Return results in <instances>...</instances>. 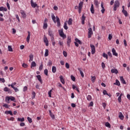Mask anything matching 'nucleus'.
Instances as JSON below:
<instances>
[{"mask_svg":"<svg viewBox=\"0 0 130 130\" xmlns=\"http://www.w3.org/2000/svg\"><path fill=\"white\" fill-rule=\"evenodd\" d=\"M120 5V4L119 3V1H118V0H116L115 2L114 5V8H113L114 11H116V9L119 7Z\"/></svg>","mask_w":130,"mask_h":130,"instance_id":"f257e3e1","label":"nucleus"},{"mask_svg":"<svg viewBox=\"0 0 130 130\" xmlns=\"http://www.w3.org/2000/svg\"><path fill=\"white\" fill-rule=\"evenodd\" d=\"M58 33L61 37H62V38H67V36L65 35V34L63 33V30L61 29L58 30Z\"/></svg>","mask_w":130,"mask_h":130,"instance_id":"f03ea898","label":"nucleus"},{"mask_svg":"<svg viewBox=\"0 0 130 130\" xmlns=\"http://www.w3.org/2000/svg\"><path fill=\"white\" fill-rule=\"evenodd\" d=\"M92 35H93V30H92V28H88V38H91Z\"/></svg>","mask_w":130,"mask_h":130,"instance_id":"7ed1b4c3","label":"nucleus"},{"mask_svg":"<svg viewBox=\"0 0 130 130\" xmlns=\"http://www.w3.org/2000/svg\"><path fill=\"white\" fill-rule=\"evenodd\" d=\"M72 42V38L70 36H68L67 38V44L68 46V47H71V43Z\"/></svg>","mask_w":130,"mask_h":130,"instance_id":"20e7f679","label":"nucleus"},{"mask_svg":"<svg viewBox=\"0 0 130 130\" xmlns=\"http://www.w3.org/2000/svg\"><path fill=\"white\" fill-rule=\"evenodd\" d=\"M90 45L91 48V54H94L95 52H96V50L95 49V46H94V45L92 44H91Z\"/></svg>","mask_w":130,"mask_h":130,"instance_id":"39448f33","label":"nucleus"},{"mask_svg":"<svg viewBox=\"0 0 130 130\" xmlns=\"http://www.w3.org/2000/svg\"><path fill=\"white\" fill-rule=\"evenodd\" d=\"M43 40H44V43H45V44H46V46H48V45H49L48 40L47 39V37H46V36L45 35H44V36Z\"/></svg>","mask_w":130,"mask_h":130,"instance_id":"423d86ee","label":"nucleus"},{"mask_svg":"<svg viewBox=\"0 0 130 130\" xmlns=\"http://www.w3.org/2000/svg\"><path fill=\"white\" fill-rule=\"evenodd\" d=\"M4 91L5 92H8V93H12V90H11V89L9 88L8 87H7L4 88Z\"/></svg>","mask_w":130,"mask_h":130,"instance_id":"0eeeda50","label":"nucleus"},{"mask_svg":"<svg viewBox=\"0 0 130 130\" xmlns=\"http://www.w3.org/2000/svg\"><path fill=\"white\" fill-rule=\"evenodd\" d=\"M30 4L32 8H36V7H37V4L33 2V0H31Z\"/></svg>","mask_w":130,"mask_h":130,"instance_id":"6e6552de","label":"nucleus"},{"mask_svg":"<svg viewBox=\"0 0 130 130\" xmlns=\"http://www.w3.org/2000/svg\"><path fill=\"white\" fill-rule=\"evenodd\" d=\"M20 14H21L22 17V18H23V19H25V18H26V13H25L24 10H21Z\"/></svg>","mask_w":130,"mask_h":130,"instance_id":"1a4fd4ad","label":"nucleus"},{"mask_svg":"<svg viewBox=\"0 0 130 130\" xmlns=\"http://www.w3.org/2000/svg\"><path fill=\"white\" fill-rule=\"evenodd\" d=\"M112 52L113 53V55H115V56H118V54H117V53L116 52V51L115 50V49H114V48H113L112 50Z\"/></svg>","mask_w":130,"mask_h":130,"instance_id":"9d476101","label":"nucleus"},{"mask_svg":"<svg viewBox=\"0 0 130 130\" xmlns=\"http://www.w3.org/2000/svg\"><path fill=\"white\" fill-rule=\"evenodd\" d=\"M118 117H119V118L121 119V120H123V118H124V116H123V115L122 114V113H121V112H120L119 113Z\"/></svg>","mask_w":130,"mask_h":130,"instance_id":"9b49d317","label":"nucleus"},{"mask_svg":"<svg viewBox=\"0 0 130 130\" xmlns=\"http://www.w3.org/2000/svg\"><path fill=\"white\" fill-rule=\"evenodd\" d=\"M90 11L91 14H95V10H94V5H93V4H91Z\"/></svg>","mask_w":130,"mask_h":130,"instance_id":"f8f14e48","label":"nucleus"},{"mask_svg":"<svg viewBox=\"0 0 130 130\" xmlns=\"http://www.w3.org/2000/svg\"><path fill=\"white\" fill-rule=\"evenodd\" d=\"M111 72L112 73V74H118V71L117 70V69H112L111 70Z\"/></svg>","mask_w":130,"mask_h":130,"instance_id":"ddd939ff","label":"nucleus"},{"mask_svg":"<svg viewBox=\"0 0 130 130\" xmlns=\"http://www.w3.org/2000/svg\"><path fill=\"white\" fill-rule=\"evenodd\" d=\"M120 80L122 84H126V82H125V80L123 78V77L120 76Z\"/></svg>","mask_w":130,"mask_h":130,"instance_id":"4468645a","label":"nucleus"},{"mask_svg":"<svg viewBox=\"0 0 130 130\" xmlns=\"http://www.w3.org/2000/svg\"><path fill=\"white\" fill-rule=\"evenodd\" d=\"M30 31H28V35L26 38V41L27 43H29V42H30Z\"/></svg>","mask_w":130,"mask_h":130,"instance_id":"2eb2a0df","label":"nucleus"},{"mask_svg":"<svg viewBox=\"0 0 130 130\" xmlns=\"http://www.w3.org/2000/svg\"><path fill=\"white\" fill-rule=\"evenodd\" d=\"M56 22L57 23V26L59 27L60 26V20L57 16H56Z\"/></svg>","mask_w":130,"mask_h":130,"instance_id":"dca6fc26","label":"nucleus"},{"mask_svg":"<svg viewBox=\"0 0 130 130\" xmlns=\"http://www.w3.org/2000/svg\"><path fill=\"white\" fill-rule=\"evenodd\" d=\"M85 19H86V16H85L83 14L82 16V19H81L82 20L81 23L82 25H84L85 24Z\"/></svg>","mask_w":130,"mask_h":130,"instance_id":"f3484780","label":"nucleus"},{"mask_svg":"<svg viewBox=\"0 0 130 130\" xmlns=\"http://www.w3.org/2000/svg\"><path fill=\"white\" fill-rule=\"evenodd\" d=\"M78 70L79 71L81 77H82V78H84V73H83V71H82V68H78Z\"/></svg>","mask_w":130,"mask_h":130,"instance_id":"a211bd4d","label":"nucleus"},{"mask_svg":"<svg viewBox=\"0 0 130 130\" xmlns=\"http://www.w3.org/2000/svg\"><path fill=\"white\" fill-rule=\"evenodd\" d=\"M48 35H49L50 37L54 36L53 35V32L51 30H48Z\"/></svg>","mask_w":130,"mask_h":130,"instance_id":"6ab92c4d","label":"nucleus"},{"mask_svg":"<svg viewBox=\"0 0 130 130\" xmlns=\"http://www.w3.org/2000/svg\"><path fill=\"white\" fill-rule=\"evenodd\" d=\"M101 8H102L101 12L102 14H104V12H105V9L104 8V6L103 5V3H101Z\"/></svg>","mask_w":130,"mask_h":130,"instance_id":"aec40b11","label":"nucleus"},{"mask_svg":"<svg viewBox=\"0 0 130 130\" xmlns=\"http://www.w3.org/2000/svg\"><path fill=\"white\" fill-rule=\"evenodd\" d=\"M49 111L50 116H51V117L53 119H54V118H55V116H54V115L52 114V113L51 112V110H49Z\"/></svg>","mask_w":130,"mask_h":130,"instance_id":"412c9836","label":"nucleus"},{"mask_svg":"<svg viewBox=\"0 0 130 130\" xmlns=\"http://www.w3.org/2000/svg\"><path fill=\"white\" fill-rule=\"evenodd\" d=\"M37 78L38 81H39V82H40L41 84H42V79H41V76L37 75Z\"/></svg>","mask_w":130,"mask_h":130,"instance_id":"4be33fe9","label":"nucleus"},{"mask_svg":"<svg viewBox=\"0 0 130 130\" xmlns=\"http://www.w3.org/2000/svg\"><path fill=\"white\" fill-rule=\"evenodd\" d=\"M59 79L60 80L61 83H62V84H64V79H63V77H62V76L60 75L59 77Z\"/></svg>","mask_w":130,"mask_h":130,"instance_id":"5701e85b","label":"nucleus"},{"mask_svg":"<svg viewBox=\"0 0 130 130\" xmlns=\"http://www.w3.org/2000/svg\"><path fill=\"white\" fill-rule=\"evenodd\" d=\"M16 85H17V83L14 82L11 84H9L8 87H11V88H14V87H15L14 86H16Z\"/></svg>","mask_w":130,"mask_h":130,"instance_id":"b1692460","label":"nucleus"},{"mask_svg":"<svg viewBox=\"0 0 130 130\" xmlns=\"http://www.w3.org/2000/svg\"><path fill=\"white\" fill-rule=\"evenodd\" d=\"M122 13H123V14L124 15L125 17H127V11H126L125 10H122Z\"/></svg>","mask_w":130,"mask_h":130,"instance_id":"393cba45","label":"nucleus"},{"mask_svg":"<svg viewBox=\"0 0 130 130\" xmlns=\"http://www.w3.org/2000/svg\"><path fill=\"white\" fill-rule=\"evenodd\" d=\"M51 17H52V19L53 20L54 23H56V20H55V19H56L55 18V16H54V14H52Z\"/></svg>","mask_w":130,"mask_h":130,"instance_id":"a878e982","label":"nucleus"},{"mask_svg":"<svg viewBox=\"0 0 130 130\" xmlns=\"http://www.w3.org/2000/svg\"><path fill=\"white\" fill-rule=\"evenodd\" d=\"M47 27H48V25H47V23L44 22L43 29L45 30V29H47Z\"/></svg>","mask_w":130,"mask_h":130,"instance_id":"bb28decb","label":"nucleus"},{"mask_svg":"<svg viewBox=\"0 0 130 130\" xmlns=\"http://www.w3.org/2000/svg\"><path fill=\"white\" fill-rule=\"evenodd\" d=\"M52 72L53 73H56V67L53 66L52 68Z\"/></svg>","mask_w":130,"mask_h":130,"instance_id":"cd10ccee","label":"nucleus"},{"mask_svg":"<svg viewBox=\"0 0 130 130\" xmlns=\"http://www.w3.org/2000/svg\"><path fill=\"white\" fill-rule=\"evenodd\" d=\"M105 125L107 126V127H109V128H110L111 127V125H110V123L109 122H107L105 123Z\"/></svg>","mask_w":130,"mask_h":130,"instance_id":"c85d7f7f","label":"nucleus"},{"mask_svg":"<svg viewBox=\"0 0 130 130\" xmlns=\"http://www.w3.org/2000/svg\"><path fill=\"white\" fill-rule=\"evenodd\" d=\"M68 25H71L73 24V19L72 18H70L68 20Z\"/></svg>","mask_w":130,"mask_h":130,"instance_id":"c756f323","label":"nucleus"},{"mask_svg":"<svg viewBox=\"0 0 130 130\" xmlns=\"http://www.w3.org/2000/svg\"><path fill=\"white\" fill-rule=\"evenodd\" d=\"M114 85H116L117 86H119L120 85V82H119V81L118 80H116V82L114 83Z\"/></svg>","mask_w":130,"mask_h":130,"instance_id":"7c9ffc66","label":"nucleus"},{"mask_svg":"<svg viewBox=\"0 0 130 130\" xmlns=\"http://www.w3.org/2000/svg\"><path fill=\"white\" fill-rule=\"evenodd\" d=\"M11 100V99L10 96H7L5 100V101H6L7 103H10V101Z\"/></svg>","mask_w":130,"mask_h":130,"instance_id":"2f4dec72","label":"nucleus"},{"mask_svg":"<svg viewBox=\"0 0 130 130\" xmlns=\"http://www.w3.org/2000/svg\"><path fill=\"white\" fill-rule=\"evenodd\" d=\"M31 99H34V98H35V96H36V93H35V91H32L31 93Z\"/></svg>","mask_w":130,"mask_h":130,"instance_id":"473e14b6","label":"nucleus"},{"mask_svg":"<svg viewBox=\"0 0 130 130\" xmlns=\"http://www.w3.org/2000/svg\"><path fill=\"white\" fill-rule=\"evenodd\" d=\"M33 57H34V55L33 54H30L29 55V61H33Z\"/></svg>","mask_w":130,"mask_h":130,"instance_id":"72a5a7b5","label":"nucleus"},{"mask_svg":"<svg viewBox=\"0 0 130 130\" xmlns=\"http://www.w3.org/2000/svg\"><path fill=\"white\" fill-rule=\"evenodd\" d=\"M5 113L6 114H10V115L13 116V112H12V111H6Z\"/></svg>","mask_w":130,"mask_h":130,"instance_id":"f704fd0d","label":"nucleus"},{"mask_svg":"<svg viewBox=\"0 0 130 130\" xmlns=\"http://www.w3.org/2000/svg\"><path fill=\"white\" fill-rule=\"evenodd\" d=\"M87 100H88V101H91L92 100V96L90 95H88L87 96Z\"/></svg>","mask_w":130,"mask_h":130,"instance_id":"c9c22d12","label":"nucleus"},{"mask_svg":"<svg viewBox=\"0 0 130 130\" xmlns=\"http://www.w3.org/2000/svg\"><path fill=\"white\" fill-rule=\"evenodd\" d=\"M17 120L18 121H21V122H23V121H25V119L24 118H18Z\"/></svg>","mask_w":130,"mask_h":130,"instance_id":"e433bc0d","label":"nucleus"},{"mask_svg":"<svg viewBox=\"0 0 130 130\" xmlns=\"http://www.w3.org/2000/svg\"><path fill=\"white\" fill-rule=\"evenodd\" d=\"M72 88H73V89L77 90V92H80V90H79V89L78 88V87H76L75 86V85H74V84L72 85Z\"/></svg>","mask_w":130,"mask_h":130,"instance_id":"4c0bfd02","label":"nucleus"},{"mask_svg":"<svg viewBox=\"0 0 130 130\" xmlns=\"http://www.w3.org/2000/svg\"><path fill=\"white\" fill-rule=\"evenodd\" d=\"M48 52H49L48 49H46L44 56H45V57L48 56Z\"/></svg>","mask_w":130,"mask_h":130,"instance_id":"58836bf2","label":"nucleus"},{"mask_svg":"<svg viewBox=\"0 0 130 130\" xmlns=\"http://www.w3.org/2000/svg\"><path fill=\"white\" fill-rule=\"evenodd\" d=\"M103 56L104 57H105L106 58V59H108V55H107V54H106L105 53H103Z\"/></svg>","mask_w":130,"mask_h":130,"instance_id":"ea45409f","label":"nucleus"},{"mask_svg":"<svg viewBox=\"0 0 130 130\" xmlns=\"http://www.w3.org/2000/svg\"><path fill=\"white\" fill-rule=\"evenodd\" d=\"M5 11V12H7V9L6 8H4L3 7H0V11Z\"/></svg>","mask_w":130,"mask_h":130,"instance_id":"a19ab883","label":"nucleus"},{"mask_svg":"<svg viewBox=\"0 0 130 130\" xmlns=\"http://www.w3.org/2000/svg\"><path fill=\"white\" fill-rule=\"evenodd\" d=\"M48 66L49 67H51V66H52V61H51V60H49L48 62Z\"/></svg>","mask_w":130,"mask_h":130,"instance_id":"79ce46f5","label":"nucleus"},{"mask_svg":"<svg viewBox=\"0 0 130 130\" xmlns=\"http://www.w3.org/2000/svg\"><path fill=\"white\" fill-rule=\"evenodd\" d=\"M63 28L64 29H65V30H68V29H69V27H68V26L67 25V22H65L64 23Z\"/></svg>","mask_w":130,"mask_h":130,"instance_id":"37998d69","label":"nucleus"},{"mask_svg":"<svg viewBox=\"0 0 130 130\" xmlns=\"http://www.w3.org/2000/svg\"><path fill=\"white\" fill-rule=\"evenodd\" d=\"M75 41L77 42V43H79V44H82V42L78 39H75Z\"/></svg>","mask_w":130,"mask_h":130,"instance_id":"c03bdc74","label":"nucleus"},{"mask_svg":"<svg viewBox=\"0 0 130 130\" xmlns=\"http://www.w3.org/2000/svg\"><path fill=\"white\" fill-rule=\"evenodd\" d=\"M83 4H84V2H81L79 4V8H83Z\"/></svg>","mask_w":130,"mask_h":130,"instance_id":"a18cd8bd","label":"nucleus"},{"mask_svg":"<svg viewBox=\"0 0 130 130\" xmlns=\"http://www.w3.org/2000/svg\"><path fill=\"white\" fill-rule=\"evenodd\" d=\"M32 67H36V62H35V61L32 62V63L31 64V68H32Z\"/></svg>","mask_w":130,"mask_h":130,"instance_id":"49530a36","label":"nucleus"},{"mask_svg":"<svg viewBox=\"0 0 130 130\" xmlns=\"http://www.w3.org/2000/svg\"><path fill=\"white\" fill-rule=\"evenodd\" d=\"M95 80H96V77L95 76H91V81L92 83H94Z\"/></svg>","mask_w":130,"mask_h":130,"instance_id":"de8ad7c7","label":"nucleus"},{"mask_svg":"<svg viewBox=\"0 0 130 130\" xmlns=\"http://www.w3.org/2000/svg\"><path fill=\"white\" fill-rule=\"evenodd\" d=\"M8 51H10V52L13 51V48H12V46H8Z\"/></svg>","mask_w":130,"mask_h":130,"instance_id":"09e8293b","label":"nucleus"},{"mask_svg":"<svg viewBox=\"0 0 130 130\" xmlns=\"http://www.w3.org/2000/svg\"><path fill=\"white\" fill-rule=\"evenodd\" d=\"M27 120L29 123H32V118H30V117H27Z\"/></svg>","mask_w":130,"mask_h":130,"instance_id":"8fccbe9b","label":"nucleus"},{"mask_svg":"<svg viewBox=\"0 0 130 130\" xmlns=\"http://www.w3.org/2000/svg\"><path fill=\"white\" fill-rule=\"evenodd\" d=\"M44 74L46 76H48V70L47 69L44 70Z\"/></svg>","mask_w":130,"mask_h":130,"instance_id":"3c124183","label":"nucleus"},{"mask_svg":"<svg viewBox=\"0 0 130 130\" xmlns=\"http://www.w3.org/2000/svg\"><path fill=\"white\" fill-rule=\"evenodd\" d=\"M71 78L72 80V81H73V82H75V81H76V77H75L74 76L71 75Z\"/></svg>","mask_w":130,"mask_h":130,"instance_id":"603ef678","label":"nucleus"},{"mask_svg":"<svg viewBox=\"0 0 130 130\" xmlns=\"http://www.w3.org/2000/svg\"><path fill=\"white\" fill-rule=\"evenodd\" d=\"M42 69H43V64H42V63H41V65L39 67L40 71H42Z\"/></svg>","mask_w":130,"mask_h":130,"instance_id":"864d4df0","label":"nucleus"},{"mask_svg":"<svg viewBox=\"0 0 130 130\" xmlns=\"http://www.w3.org/2000/svg\"><path fill=\"white\" fill-rule=\"evenodd\" d=\"M58 44H59V45L60 46H63V42H62L61 41H58Z\"/></svg>","mask_w":130,"mask_h":130,"instance_id":"5fc2aeb1","label":"nucleus"},{"mask_svg":"<svg viewBox=\"0 0 130 130\" xmlns=\"http://www.w3.org/2000/svg\"><path fill=\"white\" fill-rule=\"evenodd\" d=\"M63 54L65 57H67V56H68V53H67L66 51H63Z\"/></svg>","mask_w":130,"mask_h":130,"instance_id":"6e6d98bb","label":"nucleus"},{"mask_svg":"<svg viewBox=\"0 0 130 130\" xmlns=\"http://www.w3.org/2000/svg\"><path fill=\"white\" fill-rule=\"evenodd\" d=\"M94 5L96 6V7L98 6V5H99V3H98V0H95Z\"/></svg>","mask_w":130,"mask_h":130,"instance_id":"4d7b16f0","label":"nucleus"},{"mask_svg":"<svg viewBox=\"0 0 130 130\" xmlns=\"http://www.w3.org/2000/svg\"><path fill=\"white\" fill-rule=\"evenodd\" d=\"M0 82H2V83H5L6 80H5V78H0Z\"/></svg>","mask_w":130,"mask_h":130,"instance_id":"13d9d810","label":"nucleus"},{"mask_svg":"<svg viewBox=\"0 0 130 130\" xmlns=\"http://www.w3.org/2000/svg\"><path fill=\"white\" fill-rule=\"evenodd\" d=\"M13 89H14V90H15V92H18L19 91V89L18 88H17V87H12Z\"/></svg>","mask_w":130,"mask_h":130,"instance_id":"bf43d9fd","label":"nucleus"},{"mask_svg":"<svg viewBox=\"0 0 130 130\" xmlns=\"http://www.w3.org/2000/svg\"><path fill=\"white\" fill-rule=\"evenodd\" d=\"M103 93L104 95H108V93H107V91H106V90H104Z\"/></svg>","mask_w":130,"mask_h":130,"instance_id":"052dcab7","label":"nucleus"},{"mask_svg":"<svg viewBox=\"0 0 130 130\" xmlns=\"http://www.w3.org/2000/svg\"><path fill=\"white\" fill-rule=\"evenodd\" d=\"M51 92H52V90H50V91L48 92L49 96L50 98H51Z\"/></svg>","mask_w":130,"mask_h":130,"instance_id":"680f3d73","label":"nucleus"},{"mask_svg":"<svg viewBox=\"0 0 130 130\" xmlns=\"http://www.w3.org/2000/svg\"><path fill=\"white\" fill-rule=\"evenodd\" d=\"M22 67H23V68H27L28 67V65H27V64H26L25 63H23L22 64Z\"/></svg>","mask_w":130,"mask_h":130,"instance_id":"e2e57ef3","label":"nucleus"},{"mask_svg":"<svg viewBox=\"0 0 130 130\" xmlns=\"http://www.w3.org/2000/svg\"><path fill=\"white\" fill-rule=\"evenodd\" d=\"M108 39L109 40H111V39H112V35L111 34L109 35Z\"/></svg>","mask_w":130,"mask_h":130,"instance_id":"0e129e2a","label":"nucleus"},{"mask_svg":"<svg viewBox=\"0 0 130 130\" xmlns=\"http://www.w3.org/2000/svg\"><path fill=\"white\" fill-rule=\"evenodd\" d=\"M66 67L67 69H70V64H69V63H66Z\"/></svg>","mask_w":130,"mask_h":130,"instance_id":"69168bd1","label":"nucleus"},{"mask_svg":"<svg viewBox=\"0 0 130 130\" xmlns=\"http://www.w3.org/2000/svg\"><path fill=\"white\" fill-rule=\"evenodd\" d=\"M10 98V100H11V101H14L15 100V97L14 96H9Z\"/></svg>","mask_w":130,"mask_h":130,"instance_id":"338daca9","label":"nucleus"},{"mask_svg":"<svg viewBox=\"0 0 130 130\" xmlns=\"http://www.w3.org/2000/svg\"><path fill=\"white\" fill-rule=\"evenodd\" d=\"M3 107H5V108H9V105H8V104H5L3 105Z\"/></svg>","mask_w":130,"mask_h":130,"instance_id":"774afa93","label":"nucleus"}]
</instances>
